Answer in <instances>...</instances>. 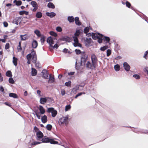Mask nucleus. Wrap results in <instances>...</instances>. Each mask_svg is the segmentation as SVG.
I'll use <instances>...</instances> for the list:
<instances>
[{"instance_id": "nucleus-1", "label": "nucleus", "mask_w": 148, "mask_h": 148, "mask_svg": "<svg viewBox=\"0 0 148 148\" xmlns=\"http://www.w3.org/2000/svg\"><path fill=\"white\" fill-rule=\"evenodd\" d=\"M81 32L80 29L77 30L74 34V36L73 37L74 41L73 45L75 47H81L82 45L78 42V38L79 37Z\"/></svg>"}, {"instance_id": "nucleus-2", "label": "nucleus", "mask_w": 148, "mask_h": 148, "mask_svg": "<svg viewBox=\"0 0 148 148\" xmlns=\"http://www.w3.org/2000/svg\"><path fill=\"white\" fill-rule=\"evenodd\" d=\"M26 58L27 60V63L28 64H30L31 58L32 61L34 63L36 62L37 60L36 55L35 52L34 50H32L31 53L27 56Z\"/></svg>"}, {"instance_id": "nucleus-3", "label": "nucleus", "mask_w": 148, "mask_h": 148, "mask_svg": "<svg viewBox=\"0 0 148 148\" xmlns=\"http://www.w3.org/2000/svg\"><path fill=\"white\" fill-rule=\"evenodd\" d=\"M68 117L67 116L63 117L60 118L59 120V124L61 126L66 125L68 123Z\"/></svg>"}, {"instance_id": "nucleus-4", "label": "nucleus", "mask_w": 148, "mask_h": 148, "mask_svg": "<svg viewBox=\"0 0 148 148\" xmlns=\"http://www.w3.org/2000/svg\"><path fill=\"white\" fill-rule=\"evenodd\" d=\"M42 141L44 143H50L51 144H58V142L54 140V139L50 138L47 137H45L43 138L42 140Z\"/></svg>"}, {"instance_id": "nucleus-5", "label": "nucleus", "mask_w": 148, "mask_h": 148, "mask_svg": "<svg viewBox=\"0 0 148 148\" xmlns=\"http://www.w3.org/2000/svg\"><path fill=\"white\" fill-rule=\"evenodd\" d=\"M82 56L81 59V63L82 64H85V63L88 59V56L86 54L84 51H82Z\"/></svg>"}, {"instance_id": "nucleus-6", "label": "nucleus", "mask_w": 148, "mask_h": 148, "mask_svg": "<svg viewBox=\"0 0 148 148\" xmlns=\"http://www.w3.org/2000/svg\"><path fill=\"white\" fill-rule=\"evenodd\" d=\"M85 45L87 47L89 46L92 42V39L90 38H83Z\"/></svg>"}, {"instance_id": "nucleus-7", "label": "nucleus", "mask_w": 148, "mask_h": 148, "mask_svg": "<svg viewBox=\"0 0 148 148\" xmlns=\"http://www.w3.org/2000/svg\"><path fill=\"white\" fill-rule=\"evenodd\" d=\"M55 39V38H53L51 36L48 37L47 39V42L49 43L50 47H53V45L54 43V40Z\"/></svg>"}, {"instance_id": "nucleus-8", "label": "nucleus", "mask_w": 148, "mask_h": 148, "mask_svg": "<svg viewBox=\"0 0 148 148\" xmlns=\"http://www.w3.org/2000/svg\"><path fill=\"white\" fill-rule=\"evenodd\" d=\"M47 111L51 113V115L53 117H55L57 114V111L54 110L53 108H50L48 109Z\"/></svg>"}, {"instance_id": "nucleus-9", "label": "nucleus", "mask_w": 148, "mask_h": 148, "mask_svg": "<svg viewBox=\"0 0 148 148\" xmlns=\"http://www.w3.org/2000/svg\"><path fill=\"white\" fill-rule=\"evenodd\" d=\"M87 67L90 69H93L97 66L95 64L94 65L93 63L91 64L89 61H88L86 64Z\"/></svg>"}, {"instance_id": "nucleus-10", "label": "nucleus", "mask_w": 148, "mask_h": 148, "mask_svg": "<svg viewBox=\"0 0 148 148\" xmlns=\"http://www.w3.org/2000/svg\"><path fill=\"white\" fill-rule=\"evenodd\" d=\"M103 36L102 34H101L99 33H92V38L94 39H96L99 37H101Z\"/></svg>"}, {"instance_id": "nucleus-11", "label": "nucleus", "mask_w": 148, "mask_h": 148, "mask_svg": "<svg viewBox=\"0 0 148 148\" xmlns=\"http://www.w3.org/2000/svg\"><path fill=\"white\" fill-rule=\"evenodd\" d=\"M91 59L92 63H93L94 65L95 64L97 65V59L96 56L95 54H92L91 56Z\"/></svg>"}, {"instance_id": "nucleus-12", "label": "nucleus", "mask_w": 148, "mask_h": 148, "mask_svg": "<svg viewBox=\"0 0 148 148\" xmlns=\"http://www.w3.org/2000/svg\"><path fill=\"white\" fill-rule=\"evenodd\" d=\"M123 65L125 70L126 71H130V66L127 62H124L123 64Z\"/></svg>"}, {"instance_id": "nucleus-13", "label": "nucleus", "mask_w": 148, "mask_h": 148, "mask_svg": "<svg viewBox=\"0 0 148 148\" xmlns=\"http://www.w3.org/2000/svg\"><path fill=\"white\" fill-rule=\"evenodd\" d=\"M43 77L45 79H47L48 77L47 71L46 70H43L42 72Z\"/></svg>"}, {"instance_id": "nucleus-14", "label": "nucleus", "mask_w": 148, "mask_h": 148, "mask_svg": "<svg viewBox=\"0 0 148 148\" xmlns=\"http://www.w3.org/2000/svg\"><path fill=\"white\" fill-rule=\"evenodd\" d=\"M21 18L17 17L13 20V23L17 25L18 24L19 22H21Z\"/></svg>"}, {"instance_id": "nucleus-15", "label": "nucleus", "mask_w": 148, "mask_h": 148, "mask_svg": "<svg viewBox=\"0 0 148 148\" xmlns=\"http://www.w3.org/2000/svg\"><path fill=\"white\" fill-rule=\"evenodd\" d=\"M36 136L38 138L40 139L42 138L43 135L42 133L40 131L36 133Z\"/></svg>"}, {"instance_id": "nucleus-16", "label": "nucleus", "mask_w": 148, "mask_h": 148, "mask_svg": "<svg viewBox=\"0 0 148 148\" xmlns=\"http://www.w3.org/2000/svg\"><path fill=\"white\" fill-rule=\"evenodd\" d=\"M46 14L51 18L53 17L56 15V14L54 12H51V13L46 12Z\"/></svg>"}, {"instance_id": "nucleus-17", "label": "nucleus", "mask_w": 148, "mask_h": 148, "mask_svg": "<svg viewBox=\"0 0 148 148\" xmlns=\"http://www.w3.org/2000/svg\"><path fill=\"white\" fill-rule=\"evenodd\" d=\"M48 99V98L46 97L41 98L40 101V103L42 104H44L47 102Z\"/></svg>"}, {"instance_id": "nucleus-18", "label": "nucleus", "mask_w": 148, "mask_h": 148, "mask_svg": "<svg viewBox=\"0 0 148 148\" xmlns=\"http://www.w3.org/2000/svg\"><path fill=\"white\" fill-rule=\"evenodd\" d=\"M39 109L40 110V112L42 114H43L45 113V110L42 106H39Z\"/></svg>"}, {"instance_id": "nucleus-19", "label": "nucleus", "mask_w": 148, "mask_h": 148, "mask_svg": "<svg viewBox=\"0 0 148 148\" xmlns=\"http://www.w3.org/2000/svg\"><path fill=\"white\" fill-rule=\"evenodd\" d=\"M41 119L42 122L45 123L47 121V116H46L44 115L41 117Z\"/></svg>"}, {"instance_id": "nucleus-20", "label": "nucleus", "mask_w": 148, "mask_h": 148, "mask_svg": "<svg viewBox=\"0 0 148 148\" xmlns=\"http://www.w3.org/2000/svg\"><path fill=\"white\" fill-rule=\"evenodd\" d=\"M32 75L33 76H34L36 75L37 71L35 69L32 68Z\"/></svg>"}, {"instance_id": "nucleus-21", "label": "nucleus", "mask_w": 148, "mask_h": 148, "mask_svg": "<svg viewBox=\"0 0 148 148\" xmlns=\"http://www.w3.org/2000/svg\"><path fill=\"white\" fill-rule=\"evenodd\" d=\"M38 46V43L36 41L34 40L32 43V46L33 48H36Z\"/></svg>"}, {"instance_id": "nucleus-22", "label": "nucleus", "mask_w": 148, "mask_h": 148, "mask_svg": "<svg viewBox=\"0 0 148 148\" xmlns=\"http://www.w3.org/2000/svg\"><path fill=\"white\" fill-rule=\"evenodd\" d=\"M9 96L10 97H12L14 98H16L18 97L17 95L14 93H11L9 94Z\"/></svg>"}, {"instance_id": "nucleus-23", "label": "nucleus", "mask_w": 148, "mask_h": 148, "mask_svg": "<svg viewBox=\"0 0 148 148\" xmlns=\"http://www.w3.org/2000/svg\"><path fill=\"white\" fill-rule=\"evenodd\" d=\"M47 7L49 8L54 9L55 8V6L54 4L51 2H49L47 4Z\"/></svg>"}, {"instance_id": "nucleus-24", "label": "nucleus", "mask_w": 148, "mask_h": 148, "mask_svg": "<svg viewBox=\"0 0 148 148\" xmlns=\"http://www.w3.org/2000/svg\"><path fill=\"white\" fill-rule=\"evenodd\" d=\"M18 59L15 57H13V62L14 65L15 66H16L17 65V61Z\"/></svg>"}, {"instance_id": "nucleus-25", "label": "nucleus", "mask_w": 148, "mask_h": 148, "mask_svg": "<svg viewBox=\"0 0 148 148\" xmlns=\"http://www.w3.org/2000/svg\"><path fill=\"white\" fill-rule=\"evenodd\" d=\"M42 16V13L40 12H38L36 14V16L37 18H41Z\"/></svg>"}, {"instance_id": "nucleus-26", "label": "nucleus", "mask_w": 148, "mask_h": 148, "mask_svg": "<svg viewBox=\"0 0 148 148\" xmlns=\"http://www.w3.org/2000/svg\"><path fill=\"white\" fill-rule=\"evenodd\" d=\"M75 23L76 25H81V23L79 20V18L76 17L75 18Z\"/></svg>"}, {"instance_id": "nucleus-27", "label": "nucleus", "mask_w": 148, "mask_h": 148, "mask_svg": "<svg viewBox=\"0 0 148 148\" xmlns=\"http://www.w3.org/2000/svg\"><path fill=\"white\" fill-rule=\"evenodd\" d=\"M14 3H15L16 4V5H20L22 4V2L21 1H17L16 0H15L14 1Z\"/></svg>"}, {"instance_id": "nucleus-28", "label": "nucleus", "mask_w": 148, "mask_h": 148, "mask_svg": "<svg viewBox=\"0 0 148 148\" xmlns=\"http://www.w3.org/2000/svg\"><path fill=\"white\" fill-rule=\"evenodd\" d=\"M54 82V78L51 75L50 76L49 79L48 81V83H52Z\"/></svg>"}, {"instance_id": "nucleus-29", "label": "nucleus", "mask_w": 148, "mask_h": 148, "mask_svg": "<svg viewBox=\"0 0 148 148\" xmlns=\"http://www.w3.org/2000/svg\"><path fill=\"white\" fill-rule=\"evenodd\" d=\"M31 4L34 8L38 7L35 1H33L31 2Z\"/></svg>"}, {"instance_id": "nucleus-30", "label": "nucleus", "mask_w": 148, "mask_h": 148, "mask_svg": "<svg viewBox=\"0 0 148 148\" xmlns=\"http://www.w3.org/2000/svg\"><path fill=\"white\" fill-rule=\"evenodd\" d=\"M68 20L70 22H72L74 21V18L72 16L68 17Z\"/></svg>"}, {"instance_id": "nucleus-31", "label": "nucleus", "mask_w": 148, "mask_h": 148, "mask_svg": "<svg viewBox=\"0 0 148 148\" xmlns=\"http://www.w3.org/2000/svg\"><path fill=\"white\" fill-rule=\"evenodd\" d=\"M34 33L37 35L38 37H40L41 36L40 33L39 31L38 30H35L34 32Z\"/></svg>"}, {"instance_id": "nucleus-32", "label": "nucleus", "mask_w": 148, "mask_h": 148, "mask_svg": "<svg viewBox=\"0 0 148 148\" xmlns=\"http://www.w3.org/2000/svg\"><path fill=\"white\" fill-rule=\"evenodd\" d=\"M114 69L115 70L117 71H119L120 69V66L119 65L117 64L114 66Z\"/></svg>"}, {"instance_id": "nucleus-33", "label": "nucleus", "mask_w": 148, "mask_h": 148, "mask_svg": "<svg viewBox=\"0 0 148 148\" xmlns=\"http://www.w3.org/2000/svg\"><path fill=\"white\" fill-rule=\"evenodd\" d=\"M20 37L21 38V40H24L27 38V37L25 35H21Z\"/></svg>"}, {"instance_id": "nucleus-34", "label": "nucleus", "mask_w": 148, "mask_h": 148, "mask_svg": "<svg viewBox=\"0 0 148 148\" xmlns=\"http://www.w3.org/2000/svg\"><path fill=\"white\" fill-rule=\"evenodd\" d=\"M36 114L37 116L38 119H40L41 117V115L42 114L40 112H36Z\"/></svg>"}, {"instance_id": "nucleus-35", "label": "nucleus", "mask_w": 148, "mask_h": 148, "mask_svg": "<svg viewBox=\"0 0 148 148\" xmlns=\"http://www.w3.org/2000/svg\"><path fill=\"white\" fill-rule=\"evenodd\" d=\"M21 42H19V45L17 47V50H18V51H21L22 49V48L21 47Z\"/></svg>"}, {"instance_id": "nucleus-36", "label": "nucleus", "mask_w": 148, "mask_h": 148, "mask_svg": "<svg viewBox=\"0 0 148 148\" xmlns=\"http://www.w3.org/2000/svg\"><path fill=\"white\" fill-rule=\"evenodd\" d=\"M24 14H25L26 15H27L28 14V12L25 11H22L20 12V14L22 15Z\"/></svg>"}, {"instance_id": "nucleus-37", "label": "nucleus", "mask_w": 148, "mask_h": 148, "mask_svg": "<svg viewBox=\"0 0 148 148\" xmlns=\"http://www.w3.org/2000/svg\"><path fill=\"white\" fill-rule=\"evenodd\" d=\"M6 75L8 77H11L12 76V73L10 71H8L6 73Z\"/></svg>"}, {"instance_id": "nucleus-38", "label": "nucleus", "mask_w": 148, "mask_h": 148, "mask_svg": "<svg viewBox=\"0 0 148 148\" xmlns=\"http://www.w3.org/2000/svg\"><path fill=\"white\" fill-rule=\"evenodd\" d=\"M49 33L51 35L55 37L57 36V34L51 31Z\"/></svg>"}, {"instance_id": "nucleus-39", "label": "nucleus", "mask_w": 148, "mask_h": 148, "mask_svg": "<svg viewBox=\"0 0 148 148\" xmlns=\"http://www.w3.org/2000/svg\"><path fill=\"white\" fill-rule=\"evenodd\" d=\"M52 126L50 124H48L46 126L47 129L49 130H50L52 128Z\"/></svg>"}, {"instance_id": "nucleus-40", "label": "nucleus", "mask_w": 148, "mask_h": 148, "mask_svg": "<svg viewBox=\"0 0 148 148\" xmlns=\"http://www.w3.org/2000/svg\"><path fill=\"white\" fill-rule=\"evenodd\" d=\"M133 77L136 79H140V76L137 74H134L133 75Z\"/></svg>"}, {"instance_id": "nucleus-41", "label": "nucleus", "mask_w": 148, "mask_h": 148, "mask_svg": "<svg viewBox=\"0 0 148 148\" xmlns=\"http://www.w3.org/2000/svg\"><path fill=\"white\" fill-rule=\"evenodd\" d=\"M108 48V47L107 46H104L103 47H101L100 49V50L101 51H104L107 49Z\"/></svg>"}, {"instance_id": "nucleus-42", "label": "nucleus", "mask_w": 148, "mask_h": 148, "mask_svg": "<svg viewBox=\"0 0 148 148\" xmlns=\"http://www.w3.org/2000/svg\"><path fill=\"white\" fill-rule=\"evenodd\" d=\"M58 42H57L53 46V47H53L54 49H57L59 47V45L58 44Z\"/></svg>"}, {"instance_id": "nucleus-43", "label": "nucleus", "mask_w": 148, "mask_h": 148, "mask_svg": "<svg viewBox=\"0 0 148 148\" xmlns=\"http://www.w3.org/2000/svg\"><path fill=\"white\" fill-rule=\"evenodd\" d=\"M9 82L11 84L14 83V81L13 79V78L12 77L10 78L9 79Z\"/></svg>"}, {"instance_id": "nucleus-44", "label": "nucleus", "mask_w": 148, "mask_h": 148, "mask_svg": "<svg viewBox=\"0 0 148 148\" xmlns=\"http://www.w3.org/2000/svg\"><path fill=\"white\" fill-rule=\"evenodd\" d=\"M144 71L145 73H146L148 76V67L145 68L144 69Z\"/></svg>"}, {"instance_id": "nucleus-45", "label": "nucleus", "mask_w": 148, "mask_h": 148, "mask_svg": "<svg viewBox=\"0 0 148 148\" xmlns=\"http://www.w3.org/2000/svg\"><path fill=\"white\" fill-rule=\"evenodd\" d=\"M89 28L88 27H86L84 29V33H86L89 32Z\"/></svg>"}, {"instance_id": "nucleus-46", "label": "nucleus", "mask_w": 148, "mask_h": 148, "mask_svg": "<svg viewBox=\"0 0 148 148\" xmlns=\"http://www.w3.org/2000/svg\"><path fill=\"white\" fill-rule=\"evenodd\" d=\"M71 82L70 81H69L68 82H66L65 83V86H71Z\"/></svg>"}, {"instance_id": "nucleus-47", "label": "nucleus", "mask_w": 148, "mask_h": 148, "mask_svg": "<svg viewBox=\"0 0 148 148\" xmlns=\"http://www.w3.org/2000/svg\"><path fill=\"white\" fill-rule=\"evenodd\" d=\"M75 52L77 54H81L82 55V52H81L80 50H79L76 49L75 50Z\"/></svg>"}, {"instance_id": "nucleus-48", "label": "nucleus", "mask_w": 148, "mask_h": 148, "mask_svg": "<svg viewBox=\"0 0 148 148\" xmlns=\"http://www.w3.org/2000/svg\"><path fill=\"white\" fill-rule=\"evenodd\" d=\"M103 36L101 37H99V38H98L97 39H98V42L99 43H101L102 42V38Z\"/></svg>"}, {"instance_id": "nucleus-49", "label": "nucleus", "mask_w": 148, "mask_h": 148, "mask_svg": "<svg viewBox=\"0 0 148 148\" xmlns=\"http://www.w3.org/2000/svg\"><path fill=\"white\" fill-rule=\"evenodd\" d=\"M41 143V142H37V141H34V142H33L32 143V145H37V144H39L40 143Z\"/></svg>"}, {"instance_id": "nucleus-50", "label": "nucleus", "mask_w": 148, "mask_h": 148, "mask_svg": "<svg viewBox=\"0 0 148 148\" xmlns=\"http://www.w3.org/2000/svg\"><path fill=\"white\" fill-rule=\"evenodd\" d=\"M56 30L58 32H60L62 31V29L60 27H58L56 28Z\"/></svg>"}, {"instance_id": "nucleus-51", "label": "nucleus", "mask_w": 148, "mask_h": 148, "mask_svg": "<svg viewBox=\"0 0 148 148\" xmlns=\"http://www.w3.org/2000/svg\"><path fill=\"white\" fill-rule=\"evenodd\" d=\"M103 39L104 40H106L107 42H109L110 40V38L109 37H105Z\"/></svg>"}, {"instance_id": "nucleus-52", "label": "nucleus", "mask_w": 148, "mask_h": 148, "mask_svg": "<svg viewBox=\"0 0 148 148\" xmlns=\"http://www.w3.org/2000/svg\"><path fill=\"white\" fill-rule=\"evenodd\" d=\"M111 53V51L110 50L108 49L107 51V55L108 56H109Z\"/></svg>"}, {"instance_id": "nucleus-53", "label": "nucleus", "mask_w": 148, "mask_h": 148, "mask_svg": "<svg viewBox=\"0 0 148 148\" xmlns=\"http://www.w3.org/2000/svg\"><path fill=\"white\" fill-rule=\"evenodd\" d=\"M71 108V106L70 105L66 106L65 107V111H67L68 110Z\"/></svg>"}, {"instance_id": "nucleus-54", "label": "nucleus", "mask_w": 148, "mask_h": 148, "mask_svg": "<svg viewBox=\"0 0 148 148\" xmlns=\"http://www.w3.org/2000/svg\"><path fill=\"white\" fill-rule=\"evenodd\" d=\"M9 44L8 43H6L5 46V49H8L9 48Z\"/></svg>"}, {"instance_id": "nucleus-55", "label": "nucleus", "mask_w": 148, "mask_h": 148, "mask_svg": "<svg viewBox=\"0 0 148 148\" xmlns=\"http://www.w3.org/2000/svg\"><path fill=\"white\" fill-rule=\"evenodd\" d=\"M37 94L40 96H42L41 95V91L39 90H38L37 91Z\"/></svg>"}, {"instance_id": "nucleus-56", "label": "nucleus", "mask_w": 148, "mask_h": 148, "mask_svg": "<svg viewBox=\"0 0 148 148\" xmlns=\"http://www.w3.org/2000/svg\"><path fill=\"white\" fill-rule=\"evenodd\" d=\"M126 4L127 7H128V8H130L131 4H130L127 1L126 3Z\"/></svg>"}, {"instance_id": "nucleus-57", "label": "nucleus", "mask_w": 148, "mask_h": 148, "mask_svg": "<svg viewBox=\"0 0 148 148\" xmlns=\"http://www.w3.org/2000/svg\"><path fill=\"white\" fill-rule=\"evenodd\" d=\"M75 72H70L68 73V74L69 75H72L74 74Z\"/></svg>"}, {"instance_id": "nucleus-58", "label": "nucleus", "mask_w": 148, "mask_h": 148, "mask_svg": "<svg viewBox=\"0 0 148 148\" xmlns=\"http://www.w3.org/2000/svg\"><path fill=\"white\" fill-rule=\"evenodd\" d=\"M65 91L64 90H61V94L62 95H65Z\"/></svg>"}, {"instance_id": "nucleus-59", "label": "nucleus", "mask_w": 148, "mask_h": 148, "mask_svg": "<svg viewBox=\"0 0 148 148\" xmlns=\"http://www.w3.org/2000/svg\"><path fill=\"white\" fill-rule=\"evenodd\" d=\"M34 130L35 132L36 133H37V132L40 131L39 130L38 128L36 126L34 127Z\"/></svg>"}, {"instance_id": "nucleus-60", "label": "nucleus", "mask_w": 148, "mask_h": 148, "mask_svg": "<svg viewBox=\"0 0 148 148\" xmlns=\"http://www.w3.org/2000/svg\"><path fill=\"white\" fill-rule=\"evenodd\" d=\"M3 25L4 27H7L8 26V23L6 22H4L3 23Z\"/></svg>"}, {"instance_id": "nucleus-61", "label": "nucleus", "mask_w": 148, "mask_h": 148, "mask_svg": "<svg viewBox=\"0 0 148 148\" xmlns=\"http://www.w3.org/2000/svg\"><path fill=\"white\" fill-rule=\"evenodd\" d=\"M0 90L2 92L4 91V88L2 86H0Z\"/></svg>"}, {"instance_id": "nucleus-62", "label": "nucleus", "mask_w": 148, "mask_h": 148, "mask_svg": "<svg viewBox=\"0 0 148 148\" xmlns=\"http://www.w3.org/2000/svg\"><path fill=\"white\" fill-rule=\"evenodd\" d=\"M40 40L41 42H44L45 41V38L44 37L41 38L40 39Z\"/></svg>"}, {"instance_id": "nucleus-63", "label": "nucleus", "mask_w": 148, "mask_h": 148, "mask_svg": "<svg viewBox=\"0 0 148 148\" xmlns=\"http://www.w3.org/2000/svg\"><path fill=\"white\" fill-rule=\"evenodd\" d=\"M68 51V49L66 48H64L63 51V52L64 53H66Z\"/></svg>"}, {"instance_id": "nucleus-64", "label": "nucleus", "mask_w": 148, "mask_h": 148, "mask_svg": "<svg viewBox=\"0 0 148 148\" xmlns=\"http://www.w3.org/2000/svg\"><path fill=\"white\" fill-rule=\"evenodd\" d=\"M38 7H34L32 10L34 12L36 11L38 9Z\"/></svg>"}]
</instances>
